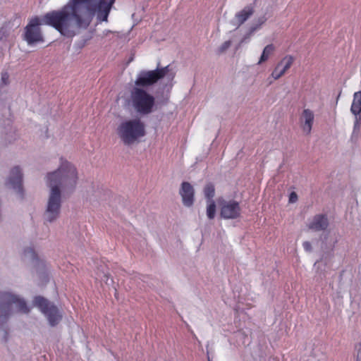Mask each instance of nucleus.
Returning a JSON list of instances; mask_svg holds the SVG:
<instances>
[{
  "label": "nucleus",
  "mask_w": 361,
  "mask_h": 361,
  "mask_svg": "<svg viewBox=\"0 0 361 361\" xmlns=\"http://www.w3.org/2000/svg\"><path fill=\"white\" fill-rule=\"evenodd\" d=\"M13 311L23 313L29 312L30 310L26 302L18 296L11 293H0V328L4 329L9 315Z\"/></svg>",
  "instance_id": "nucleus-4"
},
{
  "label": "nucleus",
  "mask_w": 361,
  "mask_h": 361,
  "mask_svg": "<svg viewBox=\"0 0 361 361\" xmlns=\"http://www.w3.org/2000/svg\"><path fill=\"white\" fill-rule=\"evenodd\" d=\"M33 303L45 314L51 326H56L61 321L62 316L60 314L58 308L46 298L37 296L35 298Z\"/></svg>",
  "instance_id": "nucleus-7"
},
{
  "label": "nucleus",
  "mask_w": 361,
  "mask_h": 361,
  "mask_svg": "<svg viewBox=\"0 0 361 361\" xmlns=\"http://www.w3.org/2000/svg\"><path fill=\"white\" fill-rule=\"evenodd\" d=\"M220 215L225 219H234L240 216L241 209L238 202L231 200L219 201Z\"/></svg>",
  "instance_id": "nucleus-8"
},
{
  "label": "nucleus",
  "mask_w": 361,
  "mask_h": 361,
  "mask_svg": "<svg viewBox=\"0 0 361 361\" xmlns=\"http://www.w3.org/2000/svg\"><path fill=\"white\" fill-rule=\"evenodd\" d=\"M274 51V47L272 44L267 45L263 50V52L261 55V57L259 59L258 63H261L264 62L267 60H268L270 55L273 53Z\"/></svg>",
  "instance_id": "nucleus-16"
},
{
  "label": "nucleus",
  "mask_w": 361,
  "mask_h": 361,
  "mask_svg": "<svg viewBox=\"0 0 361 361\" xmlns=\"http://www.w3.org/2000/svg\"><path fill=\"white\" fill-rule=\"evenodd\" d=\"M24 255L32 262L38 261V257L33 248L29 247L24 250Z\"/></svg>",
  "instance_id": "nucleus-19"
},
{
  "label": "nucleus",
  "mask_w": 361,
  "mask_h": 361,
  "mask_svg": "<svg viewBox=\"0 0 361 361\" xmlns=\"http://www.w3.org/2000/svg\"><path fill=\"white\" fill-rule=\"evenodd\" d=\"M350 110L355 116L361 113V91L357 92L354 94Z\"/></svg>",
  "instance_id": "nucleus-15"
},
{
  "label": "nucleus",
  "mask_w": 361,
  "mask_h": 361,
  "mask_svg": "<svg viewBox=\"0 0 361 361\" xmlns=\"http://www.w3.org/2000/svg\"><path fill=\"white\" fill-rule=\"evenodd\" d=\"M128 102L137 114L147 115L153 111L155 99L144 89L133 87Z\"/></svg>",
  "instance_id": "nucleus-5"
},
{
  "label": "nucleus",
  "mask_w": 361,
  "mask_h": 361,
  "mask_svg": "<svg viewBox=\"0 0 361 361\" xmlns=\"http://www.w3.org/2000/svg\"><path fill=\"white\" fill-rule=\"evenodd\" d=\"M116 132L123 143L129 146L145 136V125L140 118L128 119L118 125Z\"/></svg>",
  "instance_id": "nucleus-3"
},
{
  "label": "nucleus",
  "mask_w": 361,
  "mask_h": 361,
  "mask_svg": "<svg viewBox=\"0 0 361 361\" xmlns=\"http://www.w3.org/2000/svg\"><path fill=\"white\" fill-rule=\"evenodd\" d=\"M1 83L4 85H7L9 84V74L8 72H2L1 73Z\"/></svg>",
  "instance_id": "nucleus-21"
},
{
  "label": "nucleus",
  "mask_w": 361,
  "mask_h": 361,
  "mask_svg": "<svg viewBox=\"0 0 361 361\" xmlns=\"http://www.w3.org/2000/svg\"><path fill=\"white\" fill-rule=\"evenodd\" d=\"M204 193L205 197L208 199V201L212 200V198L215 195V189L214 185L212 183L207 184L204 189Z\"/></svg>",
  "instance_id": "nucleus-17"
},
{
  "label": "nucleus",
  "mask_w": 361,
  "mask_h": 361,
  "mask_svg": "<svg viewBox=\"0 0 361 361\" xmlns=\"http://www.w3.org/2000/svg\"><path fill=\"white\" fill-rule=\"evenodd\" d=\"M116 0H69L60 10L44 14L40 20L32 18L25 27L24 39L28 44L43 42L39 25H47L62 35L73 37L80 29L85 30L94 17L97 22H107Z\"/></svg>",
  "instance_id": "nucleus-1"
},
{
  "label": "nucleus",
  "mask_w": 361,
  "mask_h": 361,
  "mask_svg": "<svg viewBox=\"0 0 361 361\" xmlns=\"http://www.w3.org/2000/svg\"><path fill=\"white\" fill-rule=\"evenodd\" d=\"M23 174L18 166L13 168L8 177V183L11 187L16 190L18 192H23Z\"/></svg>",
  "instance_id": "nucleus-12"
},
{
  "label": "nucleus",
  "mask_w": 361,
  "mask_h": 361,
  "mask_svg": "<svg viewBox=\"0 0 361 361\" xmlns=\"http://www.w3.org/2000/svg\"><path fill=\"white\" fill-rule=\"evenodd\" d=\"M182 201L185 207H191L194 203L195 191L192 185L188 182H183L179 191Z\"/></svg>",
  "instance_id": "nucleus-11"
},
{
  "label": "nucleus",
  "mask_w": 361,
  "mask_h": 361,
  "mask_svg": "<svg viewBox=\"0 0 361 361\" xmlns=\"http://www.w3.org/2000/svg\"><path fill=\"white\" fill-rule=\"evenodd\" d=\"M302 247L305 249V250L307 252H310L312 250V245L309 241H305L302 243Z\"/></svg>",
  "instance_id": "nucleus-24"
},
{
  "label": "nucleus",
  "mask_w": 361,
  "mask_h": 361,
  "mask_svg": "<svg viewBox=\"0 0 361 361\" xmlns=\"http://www.w3.org/2000/svg\"><path fill=\"white\" fill-rule=\"evenodd\" d=\"M76 168L66 160L61 159L59 169L47 174V184L51 188L47 209L44 212V219L52 222L56 219L61 209V188L73 190L78 181Z\"/></svg>",
  "instance_id": "nucleus-2"
},
{
  "label": "nucleus",
  "mask_w": 361,
  "mask_h": 361,
  "mask_svg": "<svg viewBox=\"0 0 361 361\" xmlns=\"http://www.w3.org/2000/svg\"><path fill=\"white\" fill-rule=\"evenodd\" d=\"M267 20V18L265 16V15L259 17L257 19H256V24L251 27V30L255 31V30L258 29L261 25L264 24Z\"/></svg>",
  "instance_id": "nucleus-20"
},
{
  "label": "nucleus",
  "mask_w": 361,
  "mask_h": 361,
  "mask_svg": "<svg viewBox=\"0 0 361 361\" xmlns=\"http://www.w3.org/2000/svg\"><path fill=\"white\" fill-rule=\"evenodd\" d=\"M231 41L224 42L220 47V51L224 52L231 46Z\"/></svg>",
  "instance_id": "nucleus-23"
},
{
  "label": "nucleus",
  "mask_w": 361,
  "mask_h": 361,
  "mask_svg": "<svg viewBox=\"0 0 361 361\" xmlns=\"http://www.w3.org/2000/svg\"><path fill=\"white\" fill-rule=\"evenodd\" d=\"M329 226V221L326 215H315L312 221L309 224L308 228L315 231L325 230Z\"/></svg>",
  "instance_id": "nucleus-14"
},
{
  "label": "nucleus",
  "mask_w": 361,
  "mask_h": 361,
  "mask_svg": "<svg viewBox=\"0 0 361 361\" xmlns=\"http://www.w3.org/2000/svg\"><path fill=\"white\" fill-rule=\"evenodd\" d=\"M216 214V204L213 200L208 201L207 215L209 219H213Z\"/></svg>",
  "instance_id": "nucleus-18"
},
{
  "label": "nucleus",
  "mask_w": 361,
  "mask_h": 361,
  "mask_svg": "<svg viewBox=\"0 0 361 361\" xmlns=\"http://www.w3.org/2000/svg\"><path fill=\"white\" fill-rule=\"evenodd\" d=\"M259 0H254L252 4L245 6L242 10L237 12L235 15V20L238 26L245 23L255 13V5Z\"/></svg>",
  "instance_id": "nucleus-13"
},
{
  "label": "nucleus",
  "mask_w": 361,
  "mask_h": 361,
  "mask_svg": "<svg viewBox=\"0 0 361 361\" xmlns=\"http://www.w3.org/2000/svg\"><path fill=\"white\" fill-rule=\"evenodd\" d=\"M170 66L159 68V66L154 70L140 71L135 80V86L144 89L156 84L163 79L170 71Z\"/></svg>",
  "instance_id": "nucleus-6"
},
{
  "label": "nucleus",
  "mask_w": 361,
  "mask_h": 361,
  "mask_svg": "<svg viewBox=\"0 0 361 361\" xmlns=\"http://www.w3.org/2000/svg\"><path fill=\"white\" fill-rule=\"evenodd\" d=\"M293 62L294 57L291 55H286L277 63L271 73V76L275 80L280 78L292 66Z\"/></svg>",
  "instance_id": "nucleus-9"
},
{
  "label": "nucleus",
  "mask_w": 361,
  "mask_h": 361,
  "mask_svg": "<svg viewBox=\"0 0 361 361\" xmlns=\"http://www.w3.org/2000/svg\"><path fill=\"white\" fill-rule=\"evenodd\" d=\"M298 201V195L295 192H291L289 195V202L295 203Z\"/></svg>",
  "instance_id": "nucleus-22"
},
{
  "label": "nucleus",
  "mask_w": 361,
  "mask_h": 361,
  "mask_svg": "<svg viewBox=\"0 0 361 361\" xmlns=\"http://www.w3.org/2000/svg\"><path fill=\"white\" fill-rule=\"evenodd\" d=\"M357 348V357L355 361H361V344H359Z\"/></svg>",
  "instance_id": "nucleus-25"
},
{
  "label": "nucleus",
  "mask_w": 361,
  "mask_h": 361,
  "mask_svg": "<svg viewBox=\"0 0 361 361\" xmlns=\"http://www.w3.org/2000/svg\"><path fill=\"white\" fill-rule=\"evenodd\" d=\"M314 121V112L310 109H305L300 117V127L308 135L311 133Z\"/></svg>",
  "instance_id": "nucleus-10"
}]
</instances>
